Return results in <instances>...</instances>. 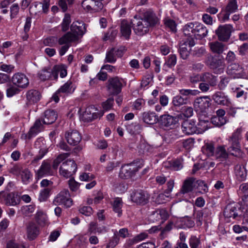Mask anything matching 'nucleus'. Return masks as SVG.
<instances>
[{
	"label": "nucleus",
	"instance_id": "5701e85b",
	"mask_svg": "<svg viewBox=\"0 0 248 248\" xmlns=\"http://www.w3.org/2000/svg\"><path fill=\"white\" fill-rule=\"evenodd\" d=\"M3 197L5 203L8 206L16 205L20 201L17 195L13 192L5 193Z\"/></svg>",
	"mask_w": 248,
	"mask_h": 248
},
{
	"label": "nucleus",
	"instance_id": "2eb2a0df",
	"mask_svg": "<svg viewBox=\"0 0 248 248\" xmlns=\"http://www.w3.org/2000/svg\"><path fill=\"white\" fill-rule=\"evenodd\" d=\"M210 100L209 96L198 98L194 102V108L198 111H204L210 106Z\"/></svg>",
	"mask_w": 248,
	"mask_h": 248
},
{
	"label": "nucleus",
	"instance_id": "bf43d9fd",
	"mask_svg": "<svg viewBox=\"0 0 248 248\" xmlns=\"http://www.w3.org/2000/svg\"><path fill=\"white\" fill-rule=\"evenodd\" d=\"M57 42L59 43V39L57 37L51 36L45 39L44 41V44L46 46L53 47L56 45Z\"/></svg>",
	"mask_w": 248,
	"mask_h": 248
},
{
	"label": "nucleus",
	"instance_id": "9b49d317",
	"mask_svg": "<svg viewBox=\"0 0 248 248\" xmlns=\"http://www.w3.org/2000/svg\"><path fill=\"white\" fill-rule=\"evenodd\" d=\"M12 82L16 86L22 89L26 88L29 84L28 78L22 73L15 74L12 77Z\"/></svg>",
	"mask_w": 248,
	"mask_h": 248
},
{
	"label": "nucleus",
	"instance_id": "6e6d98bb",
	"mask_svg": "<svg viewBox=\"0 0 248 248\" xmlns=\"http://www.w3.org/2000/svg\"><path fill=\"white\" fill-rule=\"evenodd\" d=\"M20 174L23 182L25 184H27L31 177L30 171L27 169H24L21 171Z\"/></svg>",
	"mask_w": 248,
	"mask_h": 248
},
{
	"label": "nucleus",
	"instance_id": "c756f323",
	"mask_svg": "<svg viewBox=\"0 0 248 248\" xmlns=\"http://www.w3.org/2000/svg\"><path fill=\"white\" fill-rule=\"evenodd\" d=\"M194 181L195 179L192 177H189L186 179L181 189V192L184 194L192 191L193 189Z\"/></svg>",
	"mask_w": 248,
	"mask_h": 248
},
{
	"label": "nucleus",
	"instance_id": "864d4df0",
	"mask_svg": "<svg viewBox=\"0 0 248 248\" xmlns=\"http://www.w3.org/2000/svg\"><path fill=\"white\" fill-rule=\"evenodd\" d=\"M179 53L181 57L183 59L186 60L188 56L189 55V51L187 49L186 47V44L183 43L180 45Z\"/></svg>",
	"mask_w": 248,
	"mask_h": 248
},
{
	"label": "nucleus",
	"instance_id": "a878e982",
	"mask_svg": "<svg viewBox=\"0 0 248 248\" xmlns=\"http://www.w3.org/2000/svg\"><path fill=\"white\" fill-rule=\"evenodd\" d=\"M39 230L35 223L30 222L27 226V234L28 238L33 240L39 234Z\"/></svg>",
	"mask_w": 248,
	"mask_h": 248
},
{
	"label": "nucleus",
	"instance_id": "69168bd1",
	"mask_svg": "<svg viewBox=\"0 0 248 248\" xmlns=\"http://www.w3.org/2000/svg\"><path fill=\"white\" fill-rule=\"evenodd\" d=\"M145 104V101L144 99L142 98H138L133 103V106L135 109L140 110Z\"/></svg>",
	"mask_w": 248,
	"mask_h": 248
},
{
	"label": "nucleus",
	"instance_id": "c03bdc74",
	"mask_svg": "<svg viewBox=\"0 0 248 248\" xmlns=\"http://www.w3.org/2000/svg\"><path fill=\"white\" fill-rule=\"evenodd\" d=\"M114 51H115V48H112L110 50L107 51L105 60L106 62H115L117 60V57Z\"/></svg>",
	"mask_w": 248,
	"mask_h": 248
},
{
	"label": "nucleus",
	"instance_id": "39448f33",
	"mask_svg": "<svg viewBox=\"0 0 248 248\" xmlns=\"http://www.w3.org/2000/svg\"><path fill=\"white\" fill-rule=\"evenodd\" d=\"M131 23L134 32L138 35H143L149 31L150 27L149 23L145 21L142 18L137 19L135 16L134 19L131 20Z\"/></svg>",
	"mask_w": 248,
	"mask_h": 248
},
{
	"label": "nucleus",
	"instance_id": "ea45409f",
	"mask_svg": "<svg viewBox=\"0 0 248 248\" xmlns=\"http://www.w3.org/2000/svg\"><path fill=\"white\" fill-rule=\"evenodd\" d=\"M210 122L208 120H199V122L198 124L197 127V134H201L206 130L209 127Z\"/></svg>",
	"mask_w": 248,
	"mask_h": 248
},
{
	"label": "nucleus",
	"instance_id": "bb28decb",
	"mask_svg": "<svg viewBox=\"0 0 248 248\" xmlns=\"http://www.w3.org/2000/svg\"><path fill=\"white\" fill-rule=\"evenodd\" d=\"M131 21L123 20L121 24V33L126 39H128L131 33Z\"/></svg>",
	"mask_w": 248,
	"mask_h": 248
},
{
	"label": "nucleus",
	"instance_id": "680f3d73",
	"mask_svg": "<svg viewBox=\"0 0 248 248\" xmlns=\"http://www.w3.org/2000/svg\"><path fill=\"white\" fill-rule=\"evenodd\" d=\"M120 164L119 161H109L106 167V170L108 172H111L114 169L119 167Z\"/></svg>",
	"mask_w": 248,
	"mask_h": 248
},
{
	"label": "nucleus",
	"instance_id": "473e14b6",
	"mask_svg": "<svg viewBox=\"0 0 248 248\" xmlns=\"http://www.w3.org/2000/svg\"><path fill=\"white\" fill-rule=\"evenodd\" d=\"M26 96L29 103L34 104L40 100L41 94L37 90H31L27 93Z\"/></svg>",
	"mask_w": 248,
	"mask_h": 248
},
{
	"label": "nucleus",
	"instance_id": "f257e3e1",
	"mask_svg": "<svg viewBox=\"0 0 248 248\" xmlns=\"http://www.w3.org/2000/svg\"><path fill=\"white\" fill-rule=\"evenodd\" d=\"M70 30L59 39V45L78 41L86 32V25L82 22L75 21L71 24Z\"/></svg>",
	"mask_w": 248,
	"mask_h": 248
},
{
	"label": "nucleus",
	"instance_id": "4d7b16f0",
	"mask_svg": "<svg viewBox=\"0 0 248 248\" xmlns=\"http://www.w3.org/2000/svg\"><path fill=\"white\" fill-rule=\"evenodd\" d=\"M114 104V99L113 97L108 98L106 101L102 103V106L104 111H108L112 108Z\"/></svg>",
	"mask_w": 248,
	"mask_h": 248
},
{
	"label": "nucleus",
	"instance_id": "a19ab883",
	"mask_svg": "<svg viewBox=\"0 0 248 248\" xmlns=\"http://www.w3.org/2000/svg\"><path fill=\"white\" fill-rule=\"evenodd\" d=\"M202 152L208 156H213L215 154V149L212 143H207L202 148Z\"/></svg>",
	"mask_w": 248,
	"mask_h": 248
},
{
	"label": "nucleus",
	"instance_id": "49530a36",
	"mask_svg": "<svg viewBox=\"0 0 248 248\" xmlns=\"http://www.w3.org/2000/svg\"><path fill=\"white\" fill-rule=\"evenodd\" d=\"M238 9V6L236 0H230L226 6L225 12L230 14L235 12Z\"/></svg>",
	"mask_w": 248,
	"mask_h": 248
},
{
	"label": "nucleus",
	"instance_id": "cd10ccee",
	"mask_svg": "<svg viewBox=\"0 0 248 248\" xmlns=\"http://www.w3.org/2000/svg\"><path fill=\"white\" fill-rule=\"evenodd\" d=\"M142 115L143 121L146 124H153L158 122V116L154 112H144Z\"/></svg>",
	"mask_w": 248,
	"mask_h": 248
},
{
	"label": "nucleus",
	"instance_id": "c9c22d12",
	"mask_svg": "<svg viewBox=\"0 0 248 248\" xmlns=\"http://www.w3.org/2000/svg\"><path fill=\"white\" fill-rule=\"evenodd\" d=\"M213 156L217 159H220L221 160L226 159L228 156V154L223 146H219L215 149Z\"/></svg>",
	"mask_w": 248,
	"mask_h": 248
},
{
	"label": "nucleus",
	"instance_id": "13d9d810",
	"mask_svg": "<svg viewBox=\"0 0 248 248\" xmlns=\"http://www.w3.org/2000/svg\"><path fill=\"white\" fill-rule=\"evenodd\" d=\"M34 210L35 206L33 204H31L22 207L21 211L23 214L29 216L31 214L34 212Z\"/></svg>",
	"mask_w": 248,
	"mask_h": 248
},
{
	"label": "nucleus",
	"instance_id": "4be33fe9",
	"mask_svg": "<svg viewBox=\"0 0 248 248\" xmlns=\"http://www.w3.org/2000/svg\"><path fill=\"white\" fill-rule=\"evenodd\" d=\"M143 19L149 23V26H154L159 22L155 14L151 10L146 11L143 14Z\"/></svg>",
	"mask_w": 248,
	"mask_h": 248
},
{
	"label": "nucleus",
	"instance_id": "6ab92c4d",
	"mask_svg": "<svg viewBox=\"0 0 248 248\" xmlns=\"http://www.w3.org/2000/svg\"><path fill=\"white\" fill-rule=\"evenodd\" d=\"M231 146L228 148L230 155L239 158H242L244 153L241 149L240 142L229 141Z\"/></svg>",
	"mask_w": 248,
	"mask_h": 248
},
{
	"label": "nucleus",
	"instance_id": "8fccbe9b",
	"mask_svg": "<svg viewBox=\"0 0 248 248\" xmlns=\"http://www.w3.org/2000/svg\"><path fill=\"white\" fill-rule=\"evenodd\" d=\"M242 128H238L230 137L229 141L239 142L241 139Z\"/></svg>",
	"mask_w": 248,
	"mask_h": 248
},
{
	"label": "nucleus",
	"instance_id": "e433bc0d",
	"mask_svg": "<svg viewBox=\"0 0 248 248\" xmlns=\"http://www.w3.org/2000/svg\"><path fill=\"white\" fill-rule=\"evenodd\" d=\"M112 206L113 211L118 214V216H121L122 214V207L123 206L122 199L120 198H115L112 203Z\"/></svg>",
	"mask_w": 248,
	"mask_h": 248
},
{
	"label": "nucleus",
	"instance_id": "412c9836",
	"mask_svg": "<svg viewBox=\"0 0 248 248\" xmlns=\"http://www.w3.org/2000/svg\"><path fill=\"white\" fill-rule=\"evenodd\" d=\"M53 174L50 164L46 161H44L37 171V175L38 179L43 177L51 175Z\"/></svg>",
	"mask_w": 248,
	"mask_h": 248
},
{
	"label": "nucleus",
	"instance_id": "58836bf2",
	"mask_svg": "<svg viewBox=\"0 0 248 248\" xmlns=\"http://www.w3.org/2000/svg\"><path fill=\"white\" fill-rule=\"evenodd\" d=\"M195 26V24L192 22L186 24L183 29L184 34L188 37L194 36Z\"/></svg>",
	"mask_w": 248,
	"mask_h": 248
},
{
	"label": "nucleus",
	"instance_id": "b1692460",
	"mask_svg": "<svg viewBox=\"0 0 248 248\" xmlns=\"http://www.w3.org/2000/svg\"><path fill=\"white\" fill-rule=\"evenodd\" d=\"M60 73V77L63 78L67 75V70L64 65H56L52 69V75L53 79L56 80L58 78V74Z\"/></svg>",
	"mask_w": 248,
	"mask_h": 248
},
{
	"label": "nucleus",
	"instance_id": "3c124183",
	"mask_svg": "<svg viewBox=\"0 0 248 248\" xmlns=\"http://www.w3.org/2000/svg\"><path fill=\"white\" fill-rule=\"evenodd\" d=\"M39 78L42 80H46L49 78H53L52 71H48L46 69H44L38 74Z\"/></svg>",
	"mask_w": 248,
	"mask_h": 248
},
{
	"label": "nucleus",
	"instance_id": "09e8293b",
	"mask_svg": "<svg viewBox=\"0 0 248 248\" xmlns=\"http://www.w3.org/2000/svg\"><path fill=\"white\" fill-rule=\"evenodd\" d=\"M211 122L214 125L219 127L225 124L227 120L225 117L214 116L211 118Z\"/></svg>",
	"mask_w": 248,
	"mask_h": 248
},
{
	"label": "nucleus",
	"instance_id": "20e7f679",
	"mask_svg": "<svg viewBox=\"0 0 248 248\" xmlns=\"http://www.w3.org/2000/svg\"><path fill=\"white\" fill-rule=\"evenodd\" d=\"M141 167L137 166L134 162L123 165L120 169L119 176L122 179H127L134 176Z\"/></svg>",
	"mask_w": 248,
	"mask_h": 248
},
{
	"label": "nucleus",
	"instance_id": "79ce46f5",
	"mask_svg": "<svg viewBox=\"0 0 248 248\" xmlns=\"http://www.w3.org/2000/svg\"><path fill=\"white\" fill-rule=\"evenodd\" d=\"M71 85L72 82L70 80L68 81L57 91V93L69 94L72 93L73 91H72Z\"/></svg>",
	"mask_w": 248,
	"mask_h": 248
},
{
	"label": "nucleus",
	"instance_id": "774afa93",
	"mask_svg": "<svg viewBox=\"0 0 248 248\" xmlns=\"http://www.w3.org/2000/svg\"><path fill=\"white\" fill-rule=\"evenodd\" d=\"M47 149L46 148H42L40 150L39 154L36 155L32 161V163H35L39 160L41 159L47 153Z\"/></svg>",
	"mask_w": 248,
	"mask_h": 248
},
{
	"label": "nucleus",
	"instance_id": "e2e57ef3",
	"mask_svg": "<svg viewBox=\"0 0 248 248\" xmlns=\"http://www.w3.org/2000/svg\"><path fill=\"white\" fill-rule=\"evenodd\" d=\"M190 248H199L200 240L195 236H192L189 240Z\"/></svg>",
	"mask_w": 248,
	"mask_h": 248
},
{
	"label": "nucleus",
	"instance_id": "6e6552de",
	"mask_svg": "<svg viewBox=\"0 0 248 248\" xmlns=\"http://www.w3.org/2000/svg\"><path fill=\"white\" fill-rule=\"evenodd\" d=\"M81 5L85 10L91 13L99 12L104 7L102 2L96 0H83Z\"/></svg>",
	"mask_w": 248,
	"mask_h": 248
},
{
	"label": "nucleus",
	"instance_id": "72a5a7b5",
	"mask_svg": "<svg viewBox=\"0 0 248 248\" xmlns=\"http://www.w3.org/2000/svg\"><path fill=\"white\" fill-rule=\"evenodd\" d=\"M208 30L203 24H198L196 25L194 36L198 37L199 39H202L207 35Z\"/></svg>",
	"mask_w": 248,
	"mask_h": 248
},
{
	"label": "nucleus",
	"instance_id": "f03ea898",
	"mask_svg": "<svg viewBox=\"0 0 248 248\" xmlns=\"http://www.w3.org/2000/svg\"><path fill=\"white\" fill-rule=\"evenodd\" d=\"M206 64L216 73L223 72L225 66L224 60L218 56L208 57L206 61Z\"/></svg>",
	"mask_w": 248,
	"mask_h": 248
},
{
	"label": "nucleus",
	"instance_id": "f3484780",
	"mask_svg": "<svg viewBox=\"0 0 248 248\" xmlns=\"http://www.w3.org/2000/svg\"><path fill=\"white\" fill-rule=\"evenodd\" d=\"M212 99L216 104L219 105L228 106L230 103L228 96L221 91L216 92L212 95Z\"/></svg>",
	"mask_w": 248,
	"mask_h": 248
},
{
	"label": "nucleus",
	"instance_id": "aec40b11",
	"mask_svg": "<svg viewBox=\"0 0 248 248\" xmlns=\"http://www.w3.org/2000/svg\"><path fill=\"white\" fill-rule=\"evenodd\" d=\"M182 129L186 135L197 134V127L195 123L192 121H185L182 124Z\"/></svg>",
	"mask_w": 248,
	"mask_h": 248
},
{
	"label": "nucleus",
	"instance_id": "37998d69",
	"mask_svg": "<svg viewBox=\"0 0 248 248\" xmlns=\"http://www.w3.org/2000/svg\"><path fill=\"white\" fill-rule=\"evenodd\" d=\"M36 220L41 226H44L47 223V218L46 214L42 211H38L36 214Z\"/></svg>",
	"mask_w": 248,
	"mask_h": 248
},
{
	"label": "nucleus",
	"instance_id": "4c0bfd02",
	"mask_svg": "<svg viewBox=\"0 0 248 248\" xmlns=\"http://www.w3.org/2000/svg\"><path fill=\"white\" fill-rule=\"evenodd\" d=\"M228 73L234 75V77H239L241 76V72L242 71V68L237 64L233 63L228 67Z\"/></svg>",
	"mask_w": 248,
	"mask_h": 248
},
{
	"label": "nucleus",
	"instance_id": "5fc2aeb1",
	"mask_svg": "<svg viewBox=\"0 0 248 248\" xmlns=\"http://www.w3.org/2000/svg\"><path fill=\"white\" fill-rule=\"evenodd\" d=\"M71 23V18L69 14H65L64 17L61 24L62 30L63 31H67L69 29V26Z\"/></svg>",
	"mask_w": 248,
	"mask_h": 248
},
{
	"label": "nucleus",
	"instance_id": "7c9ffc66",
	"mask_svg": "<svg viewBox=\"0 0 248 248\" xmlns=\"http://www.w3.org/2000/svg\"><path fill=\"white\" fill-rule=\"evenodd\" d=\"M202 81L207 83L211 87H214L217 85V77L212 75L211 73L206 72L202 74Z\"/></svg>",
	"mask_w": 248,
	"mask_h": 248
},
{
	"label": "nucleus",
	"instance_id": "423d86ee",
	"mask_svg": "<svg viewBox=\"0 0 248 248\" xmlns=\"http://www.w3.org/2000/svg\"><path fill=\"white\" fill-rule=\"evenodd\" d=\"M131 200L139 205H145L147 204L150 199L149 194L141 189L133 191L130 195Z\"/></svg>",
	"mask_w": 248,
	"mask_h": 248
},
{
	"label": "nucleus",
	"instance_id": "0eeeda50",
	"mask_svg": "<svg viewBox=\"0 0 248 248\" xmlns=\"http://www.w3.org/2000/svg\"><path fill=\"white\" fill-rule=\"evenodd\" d=\"M233 27L231 24L219 25L216 30L215 33L218 39L223 42H227L230 39Z\"/></svg>",
	"mask_w": 248,
	"mask_h": 248
},
{
	"label": "nucleus",
	"instance_id": "ddd939ff",
	"mask_svg": "<svg viewBox=\"0 0 248 248\" xmlns=\"http://www.w3.org/2000/svg\"><path fill=\"white\" fill-rule=\"evenodd\" d=\"M96 110L93 106L87 107L82 114V120L86 122H89L103 115L104 113L103 112L98 113L95 112Z\"/></svg>",
	"mask_w": 248,
	"mask_h": 248
},
{
	"label": "nucleus",
	"instance_id": "c85d7f7f",
	"mask_svg": "<svg viewBox=\"0 0 248 248\" xmlns=\"http://www.w3.org/2000/svg\"><path fill=\"white\" fill-rule=\"evenodd\" d=\"M209 46L213 53L218 54L222 53L227 48L225 44L218 41L209 43Z\"/></svg>",
	"mask_w": 248,
	"mask_h": 248
},
{
	"label": "nucleus",
	"instance_id": "4468645a",
	"mask_svg": "<svg viewBox=\"0 0 248 248\" xmlns=\"http://www.w3.org/2000/svg\"><path fill=\"white\" fill-rule=\"evenodd\" d=\"M242 214V211L237 204L227 205L224 210V216L228 218L234 219L237 217L241 216Z\"/></svg>",
	"mask_w": 248,
	"mask_h": 248
},
{
	"label": "nucleus",
	"instance_id": "f8f14e48",
	"mask_svg": "<svg viewBox=\"0 0 248 248\" xmlns=\"http://www.w3.org/2000/svg\"><path fill=\"white\" fill-rule=\"evenodd\" d=\"M70 196L68 190L64 189L57 195L54 202L59 204H63L67 208L70 207L73 204V201Z\"/></svg>",
	"mask_w": 248,
	"mask_h": 248
},
{
	"label": "nucleus",
	"instance_id": "2f4dec72",
	"mask_svg": "<svg viewBox=\"0 0 248 248\" xmlns=\"http://www.w3.org/2000/svg\"><path fill=\"white\" fill-rule=\"evenodd\" d=\"M210 214V211L207 208L196 211L195 213L194 216L197 225L200 226L202 224L203 216H208Z\"/></svg>",
	"mask_w": 248,
	"mask_h": 248
},
{
	"label": "nucleus",
	"instance_id": "1a4fd4ad",
	"mask_svg": "<svg viewBox=\"0 0 248 248\" xmlns=\"http://www.w3.org/2000/svg\"><path fill=\"white\" fill-rule=\"evenodd\" d=\"M122 83L117 77L109 78L108 81L107 88L109 93L113 95L119 94L122 90Z\"/></svg>",
	"mask_w": 248,
	"mask_h": 248
},
{
	"label": "nucleus",
	"instance_id": "393cba45",
	"mask_svg": "<svg viewBox=\"0 0 248 248\" xmlns=\"http://www.w3.org/2000/svg\"><path fill=\"white\" fill-rule=\"evenodd\" d=\"M57 116L56 112L54 110H46L44 112L43 123L45 124H51L56 121Z\"/></svg>",
	"mask_w": 248,
	"mask_h": 248
},
{
	"label": "nucleus",
	"instance_id": "a18cd8bd",
	"mask_svg": "<svg viewBox=\"0 0 248 248\" xmlns=\"http://www.w3.org/2000/svg\"><path fill=\"white\" fill-rule=\"evenodd\" d=\"M126 129L131 134H136L140 132L141 126L140 124L135 123L127 125Z\"/></svg>",
	"mask_w": 248,
	"mask_h": 248
},
{
	"label": "nucleus",
	"instance_id": "052dcab7",
	"mask_svg": "<svg viewBox=\"0 0 248 248\" xmlns=\"http://www.w3.org/2000/svg\"><path fill=\"white\" fill-rule=\"evenodd\" d=\"M166 27L170 29L173 32H176V24L175 22L171 19H166L164 22Z\"/></svg>",
	"mask_w": 248,
	"mask_h": 248
},
{
	"label": "nucleus",
	"instance_id": "de8ad7c7",
	"mask_svg": "<svg viewBox=\"0 0 248 248\" xmlns=\"http://www.w3.org/2000/svg\"><path fill=\"white\" fill-rule=\"evenodd\" d=\"M187 98H184L181 95H176L173 97L172 104L175 107H180L186 104Z\"/></svg>",
	"mask_w": 248,
	"mask_h": 248
},
{
	"label": "nucleus",
	"instance_id": "338daca9",
	"mask_svg": "<svg viewBox=\"0 0 248 248\" xmlns=\"http://www.w3.org/2000/svg\"><path fill=\"white\" fill-rule=\"evenodd\" d=\"M179 93L184 96H188L189 95H195L199 93L198 90H192L190 89H181L179 91Z\"/></svg>",
	"mask_w": 248,
	"mask_h": 248
},
{
	"label": "nucleus",
	"instance_id": "0e129e2a",
	"mask_svg": "<svg viewBox=\"0 0 248 248\" xmlns=\"http://www.w3.org/2000/svg\"><path fill=\"white\" fill-rule=\"evenodd\" d=\"M50 189L48 188H44L40 192L39 200L40 202L46 201L49 196Z\"/></svg>",
	"mask_w": 248,
	"mask_h": 248
},
{
	"label": "nucleus",
	"instance_id": "dca6fc26",
	"mask_svg": "<svg viewBox=\"0 0 248 248\" xmlns=\"http://www.w3.org/2000/svg\"><path fill=\"white\" fill-rule=\"evenodd\" d=\"M68 143L72 145H78L81 140L80 134L76 130H71L65 134Z\"/></svg>",
	"mask_w": 248,
	"mask_h": 248
},
{
	"label": "nucleus",
	"instance_id": "7ed1b4c3",
	"mask_svg": "<svg viewBox=\"0 0 248 248\" xmlns=\"http://www.w3.org/2000/svg\"><path fill=\"white\" fill-rule=\"evenodd\" d=\"M77 170V166L73 160L68 159L63 162L60 168V174L62 176L69 178L74 174Z\"/></svg>",
	"mask_w": 248,
	"mask_h": 248
},
{
	"label": "nucleus",
	"instance_id": "a211bd4d",
	"mask_svg": "<svg viewBox=\"0 0 248 248\" xmlns=\"http://www.w3.org/2000/svg\"><path fill=\"white\" fill-rule=\"evenodd\" d=\"M43 129V125L40 119L36 120L27 134L23 135L25 139L30 140Z\"/></svg>",
	"mask_w": 248,
	"mask_h": 248
},
{
	"label": "nucleus",
	"instance_id": "9d476101",
	"mask_svg": "<svg viewBox=\"0 0 248 248\" xmlns=\"http://www.w3.org/2000/svg\"><path fill=\"white\" fill-rule=\"evenodd\" d=\"M178 119L176 117L169 114H164L160 116L158 122L160 126L164 128H173L178 123Z\"/></svg>",
	"mask_w": 248,
	"mask_h": 248
},
{
	"label": "nucleus",
	"instance_id": "603ef678",
	"mask_svg": "<svg viewBox=\"0 0 248 248\" xmlns=\"http://www.w3.org/2000/svg\"><path fill=\"white\" fill-rule=\"evenodd\" d=\"M119 239L118 232L115 230L113 237L111 238L107 245V248H114L119 243Z\"/></svg>",
	"mask_w": 248,
	"mask_h": 248
},
{
	"label": "nucleus",
	"instance_id": "f704fd0d",
	"mask_svg": "<svg viewBox=\"0 0 248 248\" xmlns=\"http://www.w3.org/2000/svg\"><path fill=\"white\" fill-rule=\"evenodd\" d=\"M235 173L237 179L240 181H244L247 174V170L245 167L240 165L235 166Z\"/></svg>",
	"mask_w": 248,
	"mask_h": 248
}]
</instances>
